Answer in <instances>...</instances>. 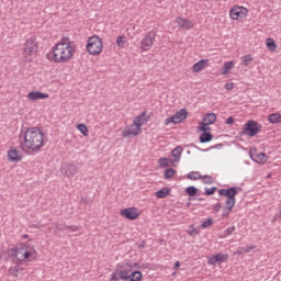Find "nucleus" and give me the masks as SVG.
Returning a JSON list of instances; mask_svg holds the SVG:
<instances>
[{"label": "nucleus", "instance_id": "obj_4", "mask_svg": "<svg viewBox=\"0 0 281 281\" xmlns=\"http://www.w3.org/2000/svg\"><path fill=\"white\" fill-rule=\"evenodd\" d=\"M243 189L240 187H232L228 189H220L218 194L220 196H226L225 200V207L222 213L223 218H227L229 214H232V211L234 210V206L236 205V194H238Z\"/></svg>", "mask_w": 281, "mask_h": 281}, {"label": "nucleus", "instance_id": "obj_5", "mask_svg": "<svg viewBox=\"0 0 281 281\" xmlns=\"http://www.w3.org/2000/svg\"><path fill=\"white\" fill-rule=\"evenodd\" d=\"M22 52H23L22 54H23L24 60H26L29 63L32 61V59L30 57L36 56V54H38V42L36 41L35 36L29 38L23 44Z\"/></svg>", "mask_w": 281, "mask_h": 281}, {"label": "nucleus", "instance_id": "obj_44", "mask_svg": "<svg viewBox=\"0 0 281 281\" xmlns=\"http://www.w3.org/2000/svg\"><path fill=\"white\" fill-rule=\"evenodd\" d=\"M234 232H236V226H229L225 232L224 235L225 236H232L234 234Z\"/></svg>", "mask_w": 281, "mask_h": 281}, {"label": "nucleus", "instance_id": "obj_40", "mask_svg": "<svg viewBox=\"0 0 281 281\" xmlns=\"http://www.w3.org/2000/svg\"><path fill=\"white\" fill-rule=\"evenodd\" d=\"M55 232H67V224L55 223Z\"/></svg>", "mask_w": 281, "mask_h": 281}, {"label": "nucleus", "instance_id": "obj_35", "mask_svg": "<svg viewBox=\"0 0 281 281\" xmlns=\"http://www.w3.org/2000/svg\"><path fill=\"white\" fill-rule=\"evenodd\" d=\"M241 60H243V65L245 67H249V64L252 63L254 58L251 57V55H245L241 57Z\"/></svg>", "mask_w": 281, "mask_h": 281}, {"label": "nucleus", "instance_id": "obj_33", "mask_svg": "<svg viewBox=\"0 0 281 281\" xmlns=\"http://www.w3.org/2000/svg\"><path fill=\"white\" fill-rule=\"evenodd\" d=\"M234 61H226L224 63V68H223V74H229V71H232V68L234 67Z\"/></svg>", "mask_w": 281, "mask_h": 281}, {"label": "nucleus", "instance_id": "obj_28", "mask_svg": "<svg viewBox=\"0 0 281 281\" xmlns=\"http://www.w3.org/2000/svg\"><path fill=\"white\" fill-rule=\"evenodd\" d=\"M213 138H214V136H212V133H202L200 135V143L207 144Z\"/></svg>", "mask_w": 281, "mask_h": 281}, {"label": "nucleus", "instance_id": "obj_37", "mask_svg": "<svg viewBox=\"0 0 281 281\" xmlns=\"http://www.w3.org/2000/svg\"><path fill=\"white\" fill-rule=\"evenodd\" d=\"M116 45L117 47H124V45H126V36L120 35L116 37Z\"/></svg>", "mask_w": 281, "mask_h": 281}, {"label": "nucleus", "instance_id": "obj_43", "mask_svg": "<svg viewBox=\"0 0 281 281\" xmlns=\"http://www.w3.org/2000/svg\"><path fill=\"white\" fill-rule=\"evenodd\" d=\"M132 281H142V272L140 271H133Z\"/></svg>", "mask_w": 281, "mask_h": 281}, {"label": "nucleus", "instance_id": "obj_49", "mask_svg": "<svg viewBox=\"0 0 281 281\" xmlns=\"http://www.w3.org/2000/svg\"><path fill=\"white\" fill-rule=\"evenodd\" d=\"M225 123L232 126V124H234V116H228Z\"/></svg>", "mask_w": 281, "mask_h": 281}, {"label": "nucleus", "instance_id": "obj_23", "mask_svg": "<svg viewBox=\"0 0 281 281\" xmlns=\"http://www.w3.org/2000/svg\"><path fill=\"white\" fill-rule=\"evenodd\" d=\"M182 153H183V148H181V146H178L175 149H172L171 157H173L175 159L171 160V164H175V161H179L181 159Z\"/></svg>", "mask_w": 281, "mask_h": 281}, {"label": "nucleus", "instance_id": "obj_3", "mask_svg": "<svg viewBox=\"0 0 281 281\" xmlns=\"http://www.w3.org/2000/svg\"><path fill=\"white\" fill-rule=\"evenodd\" d=\"M36 255V249L27 244H18L11 248V256L14 258V265H23V262H32L33 256Z\"/></svg>", "mask_w": 281, "mask_h": 281}, {"label": "nucleus", "instance_id": "obj_26", "mask_svg": "<svg viewBox=\"0 0 281 281\" xmlns=\"http://www.w3.org/2000/svg\"><path fill=\"white\" fill-rule=\"evenodd\" d=\"M268 121L270 124H280L281 123V114L280 113H273L268 116Z\"/></svg>", "mask_w": 281, "mask_h": 281}, {"label": "nucleus", "instance_id": "obj_30", "mask_svg": "<svg viewBox=\"0 0 281 281\" xmlns=\"http://www.w3.org/2000/svg\"><path fill=\"white\" fill-rule=\"evenodd\" d=\"M201 172L199 171H191L188 173L187 179H190V181H199L201 179Z\"/></svg>", "mask_w": 281, "mask_h": 281}, {"label": "nucleus", "instance_id": "obj_47", "mask_svg": "<svg viewBox=\"0 0 281 281\" xmlns=\"http://www.w3.org/2000/svg\"><path fill=\"white\" fill-rule=\"evenodd\" d=\"M192 229L188 232L189 236H194V234H199V231L194 228V225L190 226Z\"/></svg>", "mask_w": 281, "mask_h": 281}, {"label": "nucleus", "instance_id": "obj_9", "mask_svg": "<svg viewBox=\"0 0 281 281\" xmlns=\"http://www.w3.org/2000/svg\"><path fill=\"white\" fill-rule=\"evenodd\" d=\"M187 117L188 110L181 109L180 111L176 112L175 115L165 120V126H168V124H181V122Z\"/></svg>", "mask_w": 281, "mask_h": 281}, {"label": "nucleus", "instance_id": "obj_21", "mask_svg": "<svg viewBox=\"0 0 281 281\" xmlns=\"http://www.w3.org/2000/svg\"><path fill=\"white\" fill-rule=\"evenodd\" d=\"M79 171H80V168H78V165L76 164H70L66 168V175L68 178H71L75 175H78Z\"/></svg>", "mask_w": 281, "mask_h": 281}, {"label": "nucleus", "instance_id": "obj_29", "mask_svg": "<svg viewBox=\"0 0 281 281\" xmlns=\"http://www.w3.org/2000/svg\"><path fill=\"white\" fill-rule=\"evenodd\" d=\"M21 271H23V268H20L19 266H14L9 269V273L12 278H19V273H21Z\"/></svg>", "mask_w": 281, "mask_h": 281}, {"label": "nucleus", "instance_id": "obj_42", "mask_svg": "<svg viewBox=\"0 0 281 281\" xmlns=\"http://www.w3.org/2000/svg\"><path fill=\"white\" fill-rule=\"evenodd\" d=\"M216 190H218V188H216V187L205 188L204 194L206 196H212V194H214L216 192Z\"/></svg>", "mask_w": 281, "mask_h": 281}, {"label": "nucleus", "instance_id": "obj_1", "mask_svg": "<svg viewBox=\"0 0 281 281\" xmlns=\"http://www.w3.org/2000/svg\"><path fill=\"white\" fill-rule=\"evenodd\" d=\"M45 144V134L38 127H30L24 133L23 142L21 143L22 150H31L38 153Z\"/></svg>", "mask_w": 281, "mask_h": 281}, {"label": "nucleus", "instance_id": "obj_51", "mask_svg": "<svg viewBox=\"0 0 281 281\" xmlns=\"http://www.w3.org/2000/svg\"><path fill=\"white\" fill-rule=\"evenodd\" d=\"M214 212H221V203H216L213 206Z\"/></svg>", "mask_w": 281, "mask_h": 281}, {"label": "nucleus", "instance_id": "obj_17", "mask_svg": "<svg viewBox=\"0 0 281 281\" xmlns=\"http://www.w3.org/2000/svg\"><path fill=\"white\" fill-rule=\"evenodd\" d=\"M176 23L180 27V30H192V27H194V24H192V22L183 18H177Z\"/></svg>", "mask_w": 281, "mask_h": 281}, {"label": "nucleus", "instance_id": "obj_20", "mask_svg": "<svg viewBox=\"0 0 281 281\" xmlns=\"http://www.w3.org/2000/svg\"><path fill=\"white\" fill-rule=\"evenodd\" d=\"M207 63H210L209 59H201L196 61L192 67L193 74H199V71H202Z\"/></svg>", "mask_w": 281, "mask_h": 281}, {"label": "nucleus", "instance_id": "obj_55", "mask_svg": "<svg viewBox=\"0 0 281 281\" xmlns=\"http://www.w3.org/2000/svg\"><path fill=\"white\" fill-rule=\"evenodd\" d=\"M23 238H27V235H23Z\"/></svg>", "mask_w": 281, "mask_h": 281}, {"label": "nucleus", "instance_id": "obj_52", "mask_svg": "<svg viewBox=\"0 0 281 281\" xmlns=\"http://www.w3.org/2000/svg\"><path fill=\"white\" fill-rule=\"evenodd\" d=\"M237 256H243L245 254V249L244 248H239L236 250Z\"/></svg>", "mask_w": 281, "mask_h": 281}, {"label": "nucleus", "instance_id": "obj_27", "mask_svg": "<svg viewBox=\"0 0 281 281\" xmlns=\"http://www.w3.org/2000/svg\"><path fill=\"white\" fill-rule=\"evenodd\" d=\"M170 194V188H162L156 192L157 199H166Z\"/></svg>", "mask_w": 281, "mask_h": 281}, {"label": "nucleus", "instance_id": "obj_53", "mask_svg": "<svg viewBox=\"0 0 281 281\" xmlns=\"http://www.w3.org/2000/svg\"><path fill=\"white\" fill-rule=\"evenodd\" d=\"M179 267H181V262L176 261L175 265H173L175 271H177V269H179Z\"/></svg>", "mask_w": 281, "mask_h": 281}, {"label": "nucleus", "instance_id": "obj_41", "mask_svg": "<svg viewBox=\"0 0 281 281\" xmlns=\"http://www.w3.org/2000/svg\"><path fill=\"white\" fill-rule=\"evenodd\" d=\"M77 128L80 131V133H82V135H87V133H89V128L82 123L78 124Z\"/></svg>", "mask_w": 281, "mask_h": 281}, {"label": "nucleus", "instance_id": "obj_34", "mask_svg": "<svg viewBox=\"0 0 281 281\" xmlns=\"http://www.w3.org/2000/svg\"><path fill=\"white\" fill-rule=\"evenodd\" d=\"M176 172H177V170H175L173 168L166 169L164 177L167 180L172 179V177H175Z\"/></svg>", "mask_w": 281, "mask_h": 281}, {"label": "nucleus", "instance_id": "obj_19", "mask_svg": "<svg viewBox=\"0 0 281 281\" xmlns=\"http://www.w3.org/2000/svg\"><path fill=\"white\" fill-rule=\"evenodd\" d=\"M8 158H9V161H15V162H19L23 159V157L21 156V151L14 148H11L8 151Z\"/></svg>", "mask_w": 281, "mask_h": 281}, {"label": "nucleus", "instance_id": "obj_2", "mask_svg": "<svg viewBox=\"0 0 281 281\" xmlns=\"http://www.w3.org/2000/svg\"><path fill=\"white\" fill-rule=\"evenodd\" d=\"M74 52L76 46L68 44L67 46H54L50 52L46 54V57L50 63H69L74 58Z\"/></svg>", "mask_w": 281, "mask_h": 281}, {"label": "nucleus", "instance_id": "obj_25", "mask_svg": "<svg viewBox=\"0 0 281 281\" xmlns=\"http://www.w3.org/2000/svg\"><path fill=\"white\" fill-rule=\"evenodd\" d=\"M266 46L268 47V49L270 52H276V49H278V44H276V40L268 37L266 40Z\"/></svg>", "mask_w": 281, "mask_h": 281}, {"label": "nucleus", "instance_id": "obj_7", "mask_svg": "<svg viewBox=\"0 0 281 281\" xmlns=\"http://www.w3.org/2000/svg\"><path fill=\"white\" fill-rule=\"evenodd\" d=\"M86 47H87V52L91 56H98L99 54H102V47H103L102 38H100V36L98 35H93L89 37Z\"/></svg>", "mask_w": 281, "mask_h": 281}, {"label": "nucleus", "instance_id": "obj_32", "mask_svg": "<svg viewBox=\"0 0 281 281\" xmlns=\"http://www.w3.org/2000/svg\"><path fill=\"white\" fill-rule=\"evenodd\" d=\"M212 225H214V218L207 217L206 221L202 222L200 227H202V229H207V227H212Z\"/></svg>", "mask_w": 281, "mask_h": 281}, {"label": "nucleus", "instance_id": "obj_18", "mask_svg": "<svg viewBox=\"0 0 281 281\" xmlns=\"http://www.w3.org/2000/svg\"><path fill=\"white\" fill-rule=\"evenodd\" d=\"M134 122L142 128L144 124L150 122V115L146 114V112H143L142 114L134 117Z\"/></svg>", "mask_w": 281, "mask_h": 281}, {"label": "nucleus", "instance_id": "obj_10", "mask_svg": "<svg viewBox=\"0 0 281 281\" xmlns=\"http://www.w3.org/2000/svg\"><path fill=\"white\" fill-rule=\"evenodd\" d=\"M248 12L249 10H247V8L236 5L231 10L229 14L233 21H243V19L247 16Z\"/></svg>", "mask_w": 281, "mask_h": 281}, {"label": "nucleus", "instance_id": "obj_45", "mask_svg": "<svg viewBox=\"0 0 281 281\" xmlns=\"http://www.w3.org/2000/svg\"><path fill=\"white\" fill-rule=\"evenodd\" d=\"M80 231V227L76 226V225H67L66 227V232H79Z\"/></svg>", "mask_w": 281, "mask_h": 281}, {"label": "nucleus", "instance_id": "obj_46", "mask_svg": "<svg viewBox=\"0 0 281 281\" xmlns=\"http://www.w3.org/2000/svg\"><path fill=\"white\" fill-rule=\"evenodd\" d=\"M243 248H244L245 254H249V252L254 251V249H256V246L250 245V246H246V247H243Z\"/></svg>", "mask_w": 281, "mask_h": 281}, {"label": "nucleus", "instance_id": "obj_36", "mask_svg": "<svg viewBox=\"0 0 281 281\" xmlns=\"http://www.w3.org/2000/svg\"><path fill=\"white\" fill-rule=\"evenodd\" d=\"M202 182L206 186H212V183H214V178H212V176H202Z\"/></svg>", "mask_w": 281, "mask_h": 281}, {"label": "nucleus", "instance_id": "obj_54", "mask_svg": "<svg viewBox=\"0 0 281 281\" xmlns=\"http://www.w3.org/2000/svg\"><path fill=\"white\" fill-rule=\"evenodd\" d=\"M218 146H223V145H216L215 148H218Z\"/></svg>", "mask_w": 281, "mask_h": 281}, {"label": "nucleus", "instance_id": "obj_39", "mask_svg": "<svg viewBox=\"0 0 281 281\" xmlns=\"http://www.w3.org/2000/svg\"><path fill=\"white\" fill-rule=\"evenodd\" d=\"M158 164H159L160 168H168V166L170 164V159L159 158Z\"/></svg>", "mask_w": 281, "mask_h": 281}, {"label": "nucleus", "instance_id": "obj_12", "mask_svg": "<svg viewBox=\"0 0 281 281\" xmlns=\"http://www.w3.org/2000/svg\"><path fill=\"white\" fill-rule=\"evenodd\" d=\"M227 260H229V254L217 252L209 257L207 265L216 267V265H223V262H227Z\"/></svg>", "mask_w": 281, "mask_h": 281}, {"label": "nucleus", "instance_id": "obj_6", "mask_svg": "<svg viewBox=\"0 0 281 281\" xmlns=\"http://www.w3.org/2000/svg\"><path fill=\"white\" fill-rule=\"evenodd\" d=\"M130 269L131 265L128 263L117 265L110 277V281H128Z\"/></svg>", "mask_w": 281, "mask_h": 281}, {"label": "nucleus", "instance_id": "obj_8", "mask_svg": "<svg viewBox=\"0 0 281 281\" xmlns=\"http://www.w3.org/2000/svg\"><path fill=\"white\" fill-rule=\"evenodd\" d=\"M261 130L262 125L254 120H250L244 125L241 135H247L248 137H256V135H258Z\"/></svg>", "mask_w": 281, "mask_h": 281}, {"label": "nucleus", "instance_id": "obj_13", "mask_svg": "<svg viewBox=\"0 0 281 281\" xmlns=\"http://www.w3.org/2000/svg\"><path fill=\"white\" fill-rule=\"evenodd\" d=\"M137 135H142V127L135 121L122 132V137H137Z\"/></svg>", "mask_w": 281, "mask_h": 281}, {"label": "nucleus", "instance_id": "obj_14", "mask_svg": "<svg viewBox=\"0 0 281 281\" xmlns=\"http://www.w3.org/2000/svg\"><path fill=\"white\" fill-rule=\"evenodd\" d=\"M120 214L127 221H137L139 218V210L137 207H126L120 211Z\"/></svg>", "mask_w": 281, "mask_h": 281}, {"label": "nucleus", "instance_id": "obj_11", "mask_svg": "<svg viewBox=\"0 0 281 281\" xmlns=\"http://www.w3.org/2000/svg\"><path fill=\"white\" fill-rule=\"evenodd\" d=\"M156 36L157 33H155V31H149L140 41V49H143V52H148V49H150V46L155 45Z\"/></svg>", "mask_w": 281, "mask_h": 281}, {"label": "nucleus", "instance_id": "obj_31", "mask_svg": "<svg viewBox=\"0 0 281 281\" xmlns=\"http://www.w3.org/2000/svg\"><path fill=\"white\" fill-rule=\"evenodd\" d=\"M199 192V189H196V187L194 186H190L186 189V193L188 194V196H196Z\"/></svg>", "mask_w": 281, "mask_h": 281}, {"label": "nucleus", "instance_id": "obj_22", "mask_svg": "<svg viewBox=\"0 0 281 281\" xmlns=\"http://www.w3.org/2000/svg\"><path fill=\"white\" fill-rule=\"evenodd\" d=\"M76 47V44L69 40V36H63L61 40L55 45V47Z\"/></svg>", "mask_w": 281, "mask_h": 281}, {"label": "nucleus", "instance_id": "obj_48", "mask_svg": "<svg viewBox=\"0 0 281 281\" xmlns=\"http://www.w3.org/2000/svg\"><path fill=\"white\" fill-rule=\"evenodd\" d=\"M225 89L227 90V91H232V89H234V83L233 82H227L226 85H225Z\"/></svg>", "mask_w": 281, "mask_h": 281}, {"label": "nucleus", "instance_id": "obj_38", "mask_svg": "<svg viewBox=\"0 0 281 281\" xmlns=\"http://www.w3.org/2000/svg\"><path fill=\"white\" fill-rule=\"evenodd\" d=\"M200 131H201V133H211L212 128L210 127L209 124L201 122L200 123Z\"/></svg>", "mask_w": 281, "mask_h": 281}, {"label": "nucleus", "instance_id": "obj_15", "mask_svg": "<svg viewBox=\"0 0 281 281\" xmlns=\"http://www.w3.org/2000/svg\"><path fill=\"white\" fill-rule=\"evenodd\" d=\"M249 155L250 159H252V161H255L256 164H267V160L269 159L267 157V154L258 153L256 149H250Z\"/></svg>", "mask_w": 281, "mask_h": 281}, {"label": "nucleus", "instance_id": "obj_50", "mask_svg": "<svg viewBox=\"0 0 281 281\" xmlns=\"http://www.w3.org/2000/svg\"><path fill=\"white\" fill-rule=\"evenodd\" d=\"M128 281H133V266H130Z\"/></svg>", "mask_w": 281, "mask_h": 281}, {"label": "nucleus", "instance_id": "obj_24", "mask_svg": "<svg viewBox=\"0 0 281 281\" xmlns=\"http://www.w3.org/2000/svg\"><path fill=\"white\" fill-rule=\"evenodd\" d=\"M202 122L204 124H209V126H211V124H214V122H216V114L212 113V112L204 114Z\"/></svg>", "mask_w": 281, "mask_h": 281}, {"label": "nucleus", "instance_id": "obj_16", "mask_svg": "<svg viewBox=\"0 0 281 281\" xmlns=\"http://www.w3.org/2000/svg\"><path fill=\"white\" fill-rule=\"evenodd\" d=\"M26 98L31 100V102H36V100H47L49 94L41 91H32L27 93Z\"/></svg>", "mask_w": 281, "mask_h": 281}]
</instances>
